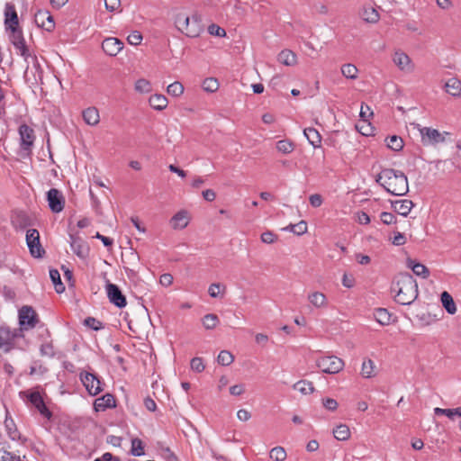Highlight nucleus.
Listing matches in <instances>:
<instances>
[{"label":"nucleus","instance_id":"7","mask_svg":"<svg viewBox=\"0 0 461 461\" xmlns=\"http://www.w3.org/2000/svg\"><path fill=\"white\" fill-rule=\"evenodd\" d=\"M38 321L37 313L32 306L25 305L19 310V324L23 330L33 329Z\"/></svg>","mask_w":461,"mask_h":461},{"label":"nucleus","instance_id":"16","mask_svg":"<svg viewBox=\"0 0 461 461\" xmlns=\"http://www.w3.org/2000/svg\"><path fill=\"white\" fill-rule=\"evenodd\" d=\"M5 30H9L12 27H18L19 18L15 7L11 3H6L5 7Z\"/></svg>","mask_w":461,"mask_h":461},{"label":"nucleus","instance_id":"38","mask_svg":"<svg viewBox=\"0 0 461 461\" xmlns=\"http://www.w3.org/2000/svg\"><path fill=\"white\" fill-rule=\"evenodd\" d=\"M434 412L436 415H446L451 420H454L456 417H461V407L456 409L436 408Z\"/></svg>","mask_w":461,"mask_h":461},{"label":"nucleus","instance_id":"59","mask_svg":"<svg viewBox=\"0 0 461 461\" xmlns=\"http://www.w3.org/2000/svg\"><path fill=\"white\" fill-rule=\"evenodd\" d=\"M105 9L109 12H114L121 6V0H104Z\"/></svg>","mask_w":461,"mask_h":461},{"label":"nucleus","instance_id":"51","mask_svg":"<svg viewBox=\"0 0 461 461\" xmlns=\"http://www.w3.org/2000/svg\"><path fill=\"white\" fill-rule=\"evenodd\" d=\"M6 31L9 32V39L11 42L24 39L23 30L20 26L12 27L11 29Z\"/></svg>","mask_w":461,"mask_h":461},{"label":"nucleus","instance_id":"35","mask_svg":"<svg viewBox=\"0 0 461 461\" xmlns=\"http://www.w3.org/2000/svg\"><path fill=\"white\" fill-rule=\"evenodd\" d=\"M50 277L54 285L55 291L61 294L65 291V285L61 282L60 274L57 269L50 270Z\"/></svg>","mask_w":461,"mask_h":461},{"label":"nucleus","instance_id":"53","mask_svg":"<svg viewBox=\"0 0 461 461\" xmlns=\"http://www.w3.org/2000/svg\"><path fill=\"white\" fill-rule=\"evenodd\" d=\"M84 323L86 327H88L94 330H99L104 328L103 323L94 317L86 318L84 321Z\"/></svg>","mask_w":461,"mask_h":461},{"label":"nucleus","instance_id":"14","mask_svg":"<svg viewBox=\"0 0 461 461\" xmlns=\"http://www.w3.org/2000/svg\"><path fill=\"white\" fill-rule=\"evenodd\" d=\"M102 401V403H117L118 402H128L130 398L126 393V391L123 387H120L118 391H115L113 393H106L100 398L95 399L93 403H98V402Z\"/></svg>","mask_w":461,"mask_h":461},{"label":"nucleus","instance_id":"52","mask_svg":"<svg viewBox=\"0 0 461 461\" xmlns=\"http://www.w3.org/2000/svg\"><path fill=\"white\" fill-rule=\"evenodd\" d=\"M190 366L191 369L196 373H201L205 368L203 358L199 357H195L191 359Z\"/></svg>","mask_w":461,"mask_h":461},{"label":"nucleus","instance_id":"31","mask_svg":"<svg viewBox=\"0 0 461 461\" xmlns=\"http://www.w3.org/2000/svg\"><path fill=\"white\" fill-rule=\"evenodd\" d=\"M440 299H441L443 307L446 309V311L449 314L456 313V307L455 302L453 300V297L450 295V294L448 292L444 291L441 294Z\"/></svg>","mask_w":461,"mask_h":461},{"label":"nucleus","instance_id":"11","mask_svg":"<svg viewBox=\"0 0 461 461\" xmlns=\"http://www.w3.org/2000/svg\"><path fill=\"white\" fill-rule=\"evenodd\" d=\"M106 292L109 301L118 308H123L127 304L126 297L122 294L118 285L107 283Z\"/></svg>","mask_w":461,"mask_h":461},{"label":"nucleus","instance_id":"50","mask_svg":"<svg viewBox=\"0 0 461 461\" xmlns=\"http://www.w3.org/2000/svg\"><path fill=\"white\" fill-rule=\"evenodd\" d=\"M135 90L140 93H149L151 90V85L149 80L140 78L135 83Z\"/></svg>","mask_w":461,"mask_h":461},{"label":"nucleus","instance_id":"20","mask_svg":"<svg viewBox=\"0 0 461 461\" xmlns=\"http://www.w3.org/2000/svg\"><path fill=\"white\" fill-rule=\"evenodd\" d=\"M391 205L393 208L394 212L402 216H407L411 208L413 207V203L411 200H397L391 201Z\"/></svg>","mask_w":461,"mask_h":461},{"label":"nucleus","instance_id":"24","mask_svg":"<svg viewBox=\"0 0 461 461\" xmlns=\"http://www.w3.org/2000/svg\"><path fill=\"white\" fill-rule=\"evenodd\" d=\"M446 92L454 97H461V80L457 77L449 78L445 84Z\"/></svg>","mask_w":461,"mask_h":461},{"label":"nucleus","instance_id":"54","mask_svg":"<svg viewBox=\"0 0 461 461\" xmlns=\"http://www.w3.org/2000/svg\"><path fill=\"white\" fill-rule=\"evenodd\" d=\"M14 222H15L20 228L23 229L30 225V219L24 212H19L16 214Z\"/></svg>","mask_w":461,"mask_h":461},{"label":"nucleus","instance_id":"5","mask_svg":"<svg viewBox=\"0 0 461 461\" xmlns=\"http://www.w3.org/2000/svg\"><path fill=\"white\" fill-rule=\"evenodd\" d=\"M316 366L323 373L337 374L344 367V361L336 356H324L316 360Z\"/></svg>","mask_w":461,"mask_h":461},{"label":"nucleus","instance_id":"6","mask_svg":"<svg viewBox=\"0 0 461 461\" xmlns=\"http://www.w3.org/2000/svg\"><path fill=\"white\" fill-rule=\"evenodd\" d=\"M26 243L32 257L40 258L45 254V250L40 242V233L36 229L27 230Z\"/></svg>","mask_w":461,"mask_h":461},{"label":"nucleus","instance_id":"60","mask_svg":"<svg viewBox=\"0 0 461 461\" xmlns=\"http://www.w3.org/2000/svg\"><path fill=\"white\" fill-rule=\"evenodd\" d=\"M381 221L384 224L389 225L395 222V216L392 212H383L381 213Z\"/></svg>","mask_w":461,"mask_h":461},{"label":"nucleus","instance_id":"27","mask_svg":"<svg viewBox=\"0 0 461 461\" xmlns=\"http://www.w3.org/2000/svg\"><path fill=\"white\" fill-rule=\"evenodd\" d=\"M149 103L153 109L162 111L167 106L168 101L164 95L155 94L149 97Z\"/></svg>","mask_w":461,"mask_h":461},{"label":"nucleus","instance_id":"47","mask_svg":"<svg viewBox=\"0 0 461 461\" xmlns=\"http://www.w3.org/2000/svg\"><path fill=\"white\" fill-rule=\"evenodd\" d=\"M234 360L233 355L227 350H221L217 357V362L221 366H230Z\"/></svg>","mask_w":461,"mask_h":461},{"label":"nucleus","instance_id":"8","mask_svg":"<svg viewBox=\"0 0 461 461\" xmlns=\"http://www.w3.org/2000/svg\"><path fill=\"white\" fill-rule=\"evenodd\" d=\"M47 201L52 212L59 213L63 211L65 197L59 190L56 188L50 189L47 192Z\"/></svg>","mask_w":461,"mask_h":461},{"label":"nucleus","instance_id":"2","mask_svg":"<svg viewBox=\"0 0 461 461\" xmlns=\"http://www.w3.org/2000/svg\"><path fill=\"white\" fill-rule=\"evenodd\" d=\"M395 302L402 305H410L418 297V284L410 273L400 274L396 282Z\"/></svg>","mask_w":461,"mask_h":461},{"label":"nucleus","instance_id":"64","mask_svg":"<svg viewBox=\"0 0 461 461\" xmlns=\"http://www.w3.org/2000/svg\"><path fill=\"white\" fill-rule=\"evenodd\" d=\"M342 285L347 288H351L355 285V278L352 275L344 274L342 277Z\"/></svg>","mask_w":461,"mask_h":461},{"label":"nucleus","instance_id":"39","mask_svg":"<svg viewBox=\"0 0 461 461\" xmlns=\"http://www.w3.org/2000/svg\"><path fill=\"white\" fill-rule=\"evenodd\" d=\"M341 73L347 78L356 79V78H357L358 69L353 64H350V63L344 64L341 67Z\"/></svg>","mask_w":461,"mask_h":461},{"label":"nucleus","instance_id":"23","mask_svg":"<svg viewBox=\"0 0 461 461\" xmlns=\"http://www.w3.org/2000/svg\"><path fill=\"white\" fill-rule=\"evenodd\" d=\"M83 119L88 125L95 126L100 122L99 112L95 107H88L83 111Z\"/></svg>","mask_w":461,"mask_h":461},{"label":"nucleus","instance_id":"32","mask_svg":"<svg viewBox=\"0 0 461 461\" xmlns=\"http://www.w3.org/2000/svg\"><path fill=\"white\" fill-rule=\"evenodd\" d=\"M35 411H38L40 415L46 420L45 422L42 423V426L46 429L50 427V422L52 420V411L50 410L49 405H33Z\"/></svg>","mask_w":461,"mask_h":461},{"label":"nucleus","instance_id":"55","mask_svg":"<svg viewBox=\"0 0 461 461\" xmlns=\"http://www.w3.org/2000/svg\"><path fill=\"white\" fill-rule=\"evenodd\" d=\"M261 241L266 244H273L278 239V236L275 234L273 231L267 230L261 234Z\"/></svg>","mask_w":461,"mask_h":461},{"label":"nucleus","instance_id":"42","mask_svg":"<svg viewBox=\"0 0 461 461\" xmlns=\"http://www.w3.org/2000/svg\"><path fill=\"white\" fill-rule=\"evenodd\" d=\"M219 318L216 314L208 313L203 318V325L206 330L214 329L219 323Z\"/></svg>","mask_w":461,"mask_h":461},{"label":"nucleus","instance_id":"40","mask_svg":"<svg viewBox=\"0 0 461 461\" xmlns=\"http://www.w3.org/2000/svg\"><path fill=\"white\" fill-rule=\"evenodd\" d=\"M276 149L283 154H289L294 151V144L290 140H281L276 142Z\"/></svg>","mask_w":461,"mask_h":461},{"label":"nucleus","instance_id":"58","mask_svg":"<svg viewBox=\"0 0 461 461\" xmlns=\"http://www.w3.org/2000/svg\"><path fill=\"white\" fill-rule=\"evenodd\" d=\"M0 461H23L20 456L14 455L12 452L4 450L0 456Z\"/></svg>","mask_w":461,"mask_h":461},{"label":"nucleus","instance_id":"19","mask_svg":"<svg viewBox=\"0 0 461 461\" xmlns=\"http://www.w3.org/2000/svg\"><path fill=\"white\" fill-rule=\"evenodd\" d=\"M190 218L186 211H180L176 212L170 220V224L175 230H183L189 223Z\"/></svg>","mask_w":461,"mask_h":461},{"label":"nucleus","instance_id":"61","mask_svg":"<svg viewBox=\"0 0 461 461\" xmlns=\"http://www.w3.org/2000/svg\"><path fill=\"white\" fill-rule=\"evenodd\" d=\"M309 201H310L311 205L315 208L320 207L323 202L321 195L319 194H312L309 197Z\"/></svg>","mask_w":461,"mask_h":461},{"label":"nucleus","instance_id":"18","mask_svg":"<svg viewBox=\"0 0 461 461\" xmlns=\"http://www.w3.org/2000/svg\"><path fill=\"white\" fill-rule=\"evenodd\" d=\"M123 48V43L116 38H107L102 42L103 50L109 56H116Z\"/></svg>","mask_w":461,"mask_h":461},{"label":"nucleus","instance_id":"48","mask_svg":"<svg viewBox=\"0 0 461 461\" xmlns=\"http://www.w3.org/2000/svg\"><path fill=\"white\" fill-rule=\"evenodd\" d=\"M167 92L168 95L177 97L184 93V86L180 82L176 81L167 86Z\"/></svg>","mask_w":461,"mask_h":461},{"label":"nucleus","instance_id":"34","mask_svg":"<svg viewBox=\"0 0 461 461\" xmlns=\"http://www.w3.org/2000/svg\"><path fill=\"white\" fill-rule=\"evenodd\" d=\"M131 449L130 453L132 456H144V445L140 438H133L131 440Z\"/></svg>","mask_w":461,"mask_h":461},{"label":"nucleus","instance_id":"26","mask_svg":"<svg viewBox=\"0 0 461 461\" xmlns=\"http://www.w3.org/2000/svg\"><path fill=\"white\" fill-rule=\"evenodd\" d=\"M360 17L366 23H375L379 20L378 12L372 6H364L359 13Z\"/></svg>","mask_w":461,"mask_h":461},{"label":"nucleus","instance_id":"43","mask_svg":"<svg viewBox=\"0 0 461 461\" xmlns=\"http://www.w3.org/2000/svg\"><path fill=\"white\" fill-rule=\"evenodd\" d=\"M203 89L209 93L216 92L219 88V82L214 77H207L203 82Z\"/></svg>","mask_w":461,"mask_h":461},{"label":"nucleus","instance_id":"17","mask_svg":"<svg viewBox=\"0 0 461 461\" xmlns=\"http://www.w3.org/2000/svg\"><path fill=\"white\" fill-rule=\"evenodd\" d=\"M42 389L35 387L26 391L20 392L21 398L30 403H45V399L42 395Z\"/></svg>","mask_w":461,"mask_h":461},{"label":"nucleus","instance_id":"29","mask_svg":"<svg viewBox=\"0 0 461 461\" xmlns=\"http://www.w3.org/2000/svg\"><path fill=\"white\" fill-rule=\"evenodd\" d=\"M308 300L316 308L325 307L328 304L326 295L321 292H313L309 294Z\"/></svg>","mask_w":461,"mask_h":461},{"label":"nucleus","instance_id":"22","mask_svg":"<svg viewBox=\"0 0 461 461\" xmlns=\"http://www.w3.org/2000/svg\"><path fill=\"white\" fill-rule=\"evenodd\" d=\"M5 407V405H4ZM5 419L4 421L5 430H7V433L12 440H15L19 438V432L16 429L15 423L14 420L12 419L10 412L7 408H5Z\"/></svg>","mask_w":461,"mask_h":461},{"label":"nucleus","instance_id":"63","mask_svg":"<svg viewBox=\"0 0 461 461\" xmlns=\"http://www.w3.org/2000/svg\"><path fill=\"white\" fill-rule=\"evenodd\" d=\"M41 353L43 356L53 357L54 356L53 346L50 343L42 344L41 347Z\"/></svg>","mask_w":461,"mask_h":461},{"label":"nucleus","instance_id":"1","mask_svg":"<svg viewBox=\"0 0 461 461\" xmlns=\"http://www.w3.org/2000/svg\"><path fill=\"white\" fill-rule=\"evenodd\" d=\"M375 182L393 195H404L409 192L408 179L402 171L384 168L376 176Z\"/></svg>","mask_w":461,"mask_h":461},{"label":"nucleus","instance_id":"44","mask_svg":"<svg viewBox=\"0 0 461 461\" xmlns=\"http://www.w3.org/2000/svg\"><path fill=\"white\" fill-rule=\"evenodd\" d=\"M269 456L275 461H284L286 458V452L282 447H274L270 450Z\"/></svg>","mask_w":461,"mask_h":461},{"label":"nucleus","instance_id":"46","mask_svg":"<svg viewBox=\"0 0 461 461\" xmlns=\"http://www.w3.org/2000/svg\"><path fill=\"white\" fill-rule=\"evenodd\" d=\"M387 147L394 151H400L403 148V140L401 137L393 135L389 138Z\"/></svg>","mask_w":461,"mask_h":461},{"label":"nucleus","instance_id":"15","mask_svg":"<svg viewBox=\"0 0 461 461\" xmlns=\"http://www.w3.org/2000/svg\"><path fill=\"white\" fill-rule=\"evenodd\" d=\"M35 23L38 26L44 28L47 32H51L55 27L53 16L48 11H38L35 14Z\"/></svg>","mask_w":461,"mask_h":461},{"label":"nucleus","instance_id":"13","mask_svg":"<svg viewBox=\"0 0 461 461\" xmlns=\"http://www.w3.org/2000/svg\"><path fill=\"white\" fill-rule=\"evenodd\" d=\"M70 247L73 252L80 258H86L89 255L88 244L79 236L70 234Z\"/></svg>","mask_w":461,"mask_h":461},{"label":"nucleus","instance_id":"49","mask_svg":"<svg viewBox=\"0 0 461 461\" xmlns=\"http://www.w3.org/2000/svg\"><path fill=\"white\" fill-rule=\"evenodd\" d=\"M12 44L19 50L20 55L23 57L24 59H27L30 57L31 54L24 39L13 41Z\"/></svg>","mask_w":461,"mask_h":461},{"label":"nucleus","instance_id":"62","mask_svg":"<svg viewBox=\"0 0 461 461\" xmlns=\"http://www.w3.org/2000/svg\"><path fill=\"white\" fill-rule=\"evenodd\" d=\"M222 285L220 283H213L209 286L208 293L211 297L216 298L220 294V289Z\"/></svg>","mask_w":461,"mask_h":461},{"label":"nucleus","instance_id":"36","mask_svg":"<svg viewBox=\"0 0 461 461\" xmlns=\"http://www.w3.org/2000/svg\"><path fill=\"white\" fill-rule=\"evenodd\" d=\"M294 388L304 395L312 393L314 392L312 383L306 380L298 381L296 384H294Z\"/></svg>","mask_w":461,"mask_h":461},{"label":"nucleus","instance_id":"4","mask_svg":"<svg viewBox=\"0 0 461 461\" xmlns=\"http://www.w3.org/2000/svg\"><path fill=\"white\" fill-rule=\"evenodd\" d=\"M23 333L22 329L11 330L7 326L0 327V348L7 353L14 347V341L18 338H23Z\"/></svg>","mask_w":461,"mask_h":461},{"label":"nucleus","instance_id":"25","mask_svg":"<svg viewBox=\"0 0 461 461\" xmlns=\"http://www.w3.org/2000/svg\"><path fill=\"white\" fill-rule=\"evenodd\" d=\"M407 266L418 276H421L422 278H427L429 276V268L421 263L416 262V261L409 258L407 260Z\"/></svg>","mask_w":461,"mask_h":461},{"label":"nucleus","instance_id":"37","mask_svg":"<svg viewBox=\"0 0 461 461\" xmlns=\"http://www.w3.org/2000/svg\"><path fill=\"white\" fill-rule=\"evenodd\" d=\"M375 318L377 322L382 325H388L391 322V314L384 308H378L375 310Z\"/></svg>","mask_w":461,"mask_h":461},{"label":"nucleus","instance_id":"41","mask_svg":"<svg viewBox=\"0 0 461 461\" xmlns=\"http://www.w3.org/2000/svg\"><path fill=\"white\" fill-rule=\"evenodd\" d=\"M284 230L294 232L296 235H303L307 232L308 227L305 221H301L296 224H290Z\"/></svg>","mask_w":461,"mask_h":461},{"label":"nucleus","instance_id":"21","mask_svg":"<svg viewBox=\"0 0 461 461\" xmlns=\"http://www.w3.org/2000/svg\"><path fill=\"white\" fill-rule=\"evenodd\" d=\"M394 64L403 71H411L412 66L409 56L402 51H396L393 56Z\"/></svg>","mask_w":461,"mask_h":461},{"label":"nucleus","instance_id":"30","mask_svg":"<svg viewBox=\"0 0 461 461\" xmlns=\"http://www.w3.org/2000/svg\"><path fill=\"white\" fill-rule=\"evenodd\" d=\"M304 136L307 138L309 142L314 147H320L321 142V136L319 131L314 128H306L303 131Z\"/></svg>","mask_w":461,"mask_h":461},{"label":"nucleus","instance_id":"45","mask_svg":"<svg viewBox=\"0 0 461 461\" xmlns=\"http://www.w3.org/2000/svg\"><path fill=\"white\" fill-rule=\"evenodd\" d=\"M375 364L373 360H365L362 364L361 375L365 378H370L374 376Z\"/></svg>","mask_w":461,"mask_h":461},{"label":"nucleus","instance_id":"33","mask_svg":"<svg viewBox=\"0 0 461 461\" xmlns=\"http://www.w3.org/2000/svg\"><path fill=\"white\" fill-rule=\"evenodd\" d=\"M333 435L337 440L345 441L349 438L350 431L347 424H339L333 429Z\"/></svg>","mask_w":461,"mask_h":461},{"label":"nucleus","instance_id":"9","mask_svg":"<svg viewBox=\"0 0 461 461\" xmlns=\"http://www.w3.org/2000/svg\"><path fill=\"white\" fill-rule=\"evenodd\" d=\"M80 379L90 395H96L102 391L99 378L88 372L81 373Z\"/></svg>","mask_w":461,"mask_h":461},{"label":"nucleus","instance_id":"3","mask_svg":"<svg viewBox=\"0 0 461 461\" xmlns=\"http://www.w3.org/2000/svg\"><path fill=\"white\" fill-rule=\"evenodd\" d=\"M176 29L190 38L198 37L203 31L200 15L194 14L192 17L185 14H177L175 17Z\"/></svg>","mask_w":461,"mask_h":461},{"label":"nucleus","instance_id":"56","mask_svg":"<svg viewBox=\"0 0 461 461\" xmlns=\"http://www.w3.org/2000/svg\"><path fill=\"white\" fill-rule=\"evenodd\" d=\"M142 35L138 31H133L127 38V41L131 45L138 46L141 43Z\"/></svg>","mask_w":461,"mask_h":461},{"label":"nucleus","instance_id":"10","mask_svg":"<svg viewBox=\"0 0 461 461\" xmlns=\"http://www.w3.org/2000/svg\"><path fill=\"white\" fill-rule=\"evenodd\" d=\"M19 134L21 139V149L23 150L31 152L32 147L35 140L33 129H32L27 124L23 123L19 127Z\"/></svg>","mask_w":461,"mask_h":461},{"label":"nucleus","instance_id":"57","mask_svg":"<svg viewBox=\"0 0 461 461\" xmlns=\"http://www.w3.org/2000/svg\"><path fill=\"white\" fill-rule=\"evenodd\" d=\"M208 32L211 35H214V36H218V37H225L226 36L225 30L214 23L209 25Z\"/></svg>","mask_w":461,"mask_h":461},{"label":"nucleus","instance_id":"28","mask_svg":"<svg viewBox=\"0 0 461 461\" xmlns=\"http://www.w3.org/2000/svg\"><path fill=\"white\" fill-rule=\"evenodd\" d=\"M277 60L285 66H294L297 62V57L292 50H284L278 54Z\"/></svg>","mask_w":461,"mask_h":461},{"label":"nucleus","instance_id":"12","mask_svg":"<svg viewBox=\"0 0 461 461\" xmlns=\"http://www.w3.org/2000/svg\"><path fill=\"white\" fill-rule=\"evenodd\" d=\"M420 132L423 145H436L445 141V137L436 129L423 127Z\"/></svg>","mask_w":461,"mask_h":461}]
</instances>
